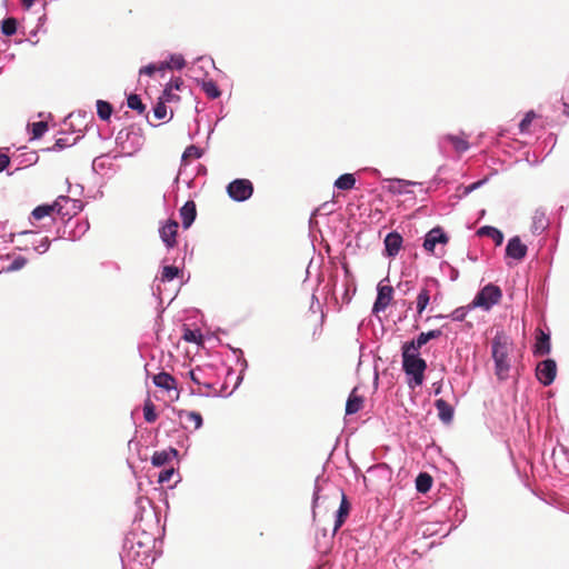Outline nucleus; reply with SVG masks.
I'll return each instance as SVG.
<instances>
[{
	"instance_id": "obj_27",
	"label": "nucleus",
	"mask_w": 569,
	"mask_h": 569,
	"mask_svg": "<svg viewBox=\"0 0 569 569\" xmlns=\"http://www.w3.org/2000/svg\"><path fill=\"white\" fill-rule=\"evenodd\" d=\"M201 89L210 99H217L221 96V91L213 80L202 81Z\"/></svg>"
},
{
	"instance_id": "obj_24",
	"label": "nucleus",
	"mask_w": 569,
	"mask_h": 569,
	"mask_svg": "<svg viewBox=\"0 0 569 569\" xmlns=\"http://www.w3.org/2000/svg\"><path fill=\"white\" fill-rule=\"evenodd\" d=\"M176 455H177L176 449L157 451L152 456V463L156 467L163 466L171 459L172 456H176Z\"/></svg>"
},
{
	"instance_id": "obj_15",
	"label": "nucleus",
	"mask_w": 569,
	"mask_h": 569,
	"mask_svg": "<svg viewBox=\"0 0 569 569\" xmlns=\"http://www.w3.org/2000/svg\"><path fill=\"white\" fill-rule=\"evenodd\" d=\"M153 383L168 392L170 391H177V382L176 379L167 373V372H160L152 376Z\"/></svg>"
},
{
	"instance_id": "obj_38",
	"label": "nucleus",
	"mask_w": 569,
	"mask_h": 569,
	"mask_svg": "<svg viewBox=\"0 0 569 569\" xmlns=\"http://www.w3.org/2000/svg\"><path fill=\"white\" fill-rule=\"evenodd\" d=\"M535 118H536V113L533 111L527 112L526 116L523 117V119L519 123L520 132H527Z\"/></svg>"
},
{
	"instance_id": "obj_21",
	"label": "nucleus",
	"mask_w": 569,
	"mask_h": 569,
	"mask_svg": "<svg viewBox=\"0 0 569 569\" xmlns=\"http://www.w3.org/2000/svg\"><path fill=\"white\" fill-rule=\"evenodd\" d=\"M477 234L480 237L491 238L496 246H500L503 242V234L500 230L491 226H485L478 229Z\"/></svg>"
},
{
	"instance_id": "obj_29",
	"label": "nucleus",
	"mask_w": 569,
	"mask_h": 569,
	"mask_svg": "<svg viewBox=\"0 0 569 569\" xmlns=\"http://www.w3.org/2000/svg\"><path fill=\"white\" fill-rule=\"evenodd\" d=\"M112 106L104 101V100H98L97 101V113L101 120H109L112 113Z\"/></svg>"
},
{
	"instance_id": "obj_11",
	"label": "nucleus",
	"mask_w": 569,
	"mask_h": 569,
	"mask_svg": "<svg viewBox=\"0 0 569 569\" xmlns=\"http://www.w3.org/2000/svg\"><path fill=\"white\" fill-rule=\"evenodd\" d=\"M506 254L509 258L522 260L527 254V246L516 236L508 241Z\"/></svg>"
},
{
	"instance_id": "obj_8",
	"label": "nucleus",
	"mask_w": 569,
	"mask_h": 569,
	"mask_svg": "<svg viewBox=\"0 0 569 569\" xmlns=\"http://www.w3.org/2000/svg\"><path fill=\"white\" fill-rule=\"evenodd\" d=\"M393 298V288L391 286H378V295L373 305V312L383 311L390 305Z\"/></svg>"
},
{
	"instance_id": "obj_40",
	"label": "nucleus",
	"mask_w": 569,
	"mask_h": 569,
	"mask_svg": "<svg viewBox=\"0 0 569 569\" xmlns=\"http://www.w3.org/2000/svg\"><path fill=\"white\" fill-rule=\"evenodd\" d=\"M173 471V468L162 470L158 476V481L160 483L168 482L171 479Z\"/></svg>"
},
{
	"instance_id": "obj_13",
	"label": "nucleus",
	"mask_w": 569,
	"mask_h": 569,
	"mask_svg": "<svg viewBox=\"0 0 569 569\" xmlns=\"http://www.w3.org/2000/svg\"><path fill=\"white\" fill-rule=\"evenodd\" d=\"M178 227V222L170 220L160 229V237L169 248H172L177 242Z\"/></svg>"
},
{
	"instance_id": "obj_39",
	"label": "nucleus",
	"mask_w": 569,
	"mask_h": 569,
	"mask_svg": "<svg viewBox=\"0 0 569 569\" xmlns=\"http://www.w3.org/2000/svg\"><path fill=\"white\" fill-rule=\"evenodd\" d=\"M27 264V259L24 257H17L11 264L8 267L9 271H17L22 269Z\"/></svg>"
},
{
	"instance_id": "obj_4",
	"label": "nucleus",
	"mask_w": 569,
	"mask_h": 569,
	"mask_svg": "<svg viewBox=\"0 0 569 569\" xmlns=\"http://www.w3.org/2000/svg\"><path fill=\"white\" fill-rule=\"evenodd\" d=\"M227 192L234 201H244L253 193V184L248 179H236L227 187Z\"/></svg>"
},
{
	"instance_id": "obj_18",
	"label": "nucleus",
	"mask_w": 569,
	"mask_h": 569,
	"mask_svg": "<svg viewBox=\"0 0 569 569\" xmlns=\"http://www.w3.org/2000/svg\"><path fill=\"white\" fill-rule=\"evenodd\" d=\"M363 398L357 393V389L355 388L346 403V415H355L362 409Z\"/></svg>"
},
{
	"instance_id": "obj_7",
	"label": "nucleus",
	"mask_w": 569,
	"mask_h": 569,
	"mask_svg": "<svg viewBox=\"0 0 569 569\" xmlns=\"http://www.w3.org/2000/svg\"><path fill=\"white\" fill-rule=\"evenodd\" d=\"M449 241V237L445 233L441 227L431 229L425 237L423 249L430 253H433L437 243L446 244Z\"/></svg>"
},
{
	"instance_id": "obj_31",
	"label": "nucleus",
	"mask_w": 569,
	"mask_h": 569,
	"mask_svg": "<svg viewBox=\"0 0 569 569\" xmlns=\"http://www.w3.org/2000/svg\"><path fill=\"white\" fill-rule=\"evenodd\" d=\"M182 339L187 342H193L197 345H201L203 342L201 332L199 330H192L190 328L183 329Z\"/></svg>"
},
{
	"instance_id": "obj_22",
	"label": "nucleus",
	"mask_w": 569,
	"mask_h": 569,
	"mask_svg": "<svg viewBox=\"0 0 569 569\" xmlns=\"http://www.w3.org/2000/svg\"><path fill=\"white\" fill-rule=\"evenodd\" d=\"M429 302H430V289L428 288V286H425L423 288H421L420 292L418 293L417 301H416L417 313L419 316H421L422 312L427 309Z\"/></svg>"
},
{
	"instance_id": "obj_28",
	"label": "nucleus",
	"mask_w": 569,
	"mask_h": 569,
	"mask_svg": "<svg viewBox=\"0 0 569 569\" xmlns=\"http://www.w3.org/2000/svg\"><path fill=\"white\" fill-rule=\"evenodd\" d=\"M446 140H448L453 146L457 152L461 153L469 149V142L459 136L449 134L446 137Z\"/></svg>"
},
{
	"instance_id": "obj_35",
	"label": "nucleus",
	"mask_w": 569,
	"mask_h": 569,
	"mask_svg": "<svg viewBox=\"0 0 569 569\" xmlns=\"http://www.w3.org/2000/svg\"><path fill=\"white\" fill-rule=\"evenodd\" d=\"M167 114V103L159 98L157 104L153 108V116L157 120H164Z\"/></svg>"
},
{
	"instance_id": "obj_10",
	"label": "nucleus",
	"mask_w": 569,
	"mask_h": 569,
	"mask_svg": "<svg viewBox=\"0 0 569 569\" xmlns=\"http://www.w3.org/2000/svg\"><path fill=\"white\" fill-rule=\"evenodd\" d=\"M61 201L68 202L69 198L63 196L59 197L52 204H43L33 209L31 214L36 220H40L47 216H50L54 211L60 213L62 210Z\"/></svg>"
},
{
	"instance_id": "obj_46",
	"label": "nucleus",
	"mask_w": 569,
	"mask_h": 569,
	"mask_svg": "<svg viewBox=\"0 0 569 569\" xmlns=\"http://www.w3.org/2000/svg\"><path fill=\"white\" fill-rule=\"evenodd\" d=\"M317 329H318V328H316V329H315V331H313V336H316V335H317ZM313 339H316V337H313Z\"/></svg>"
},
{
	"instance_id": "obj_1",
	"label": "nucleus",
	"mask_w": 569,
	"mask_h": 569,
	"mask_svg": "<svg viewBox=\"0 0 569 569\" xmlns=\"http://www.w3.org/2000/svg\"><path fill=\"white\" fill-rule=\"evenodd\" d=\"M512 342L503 332L498 331L491 341V356L495 361V371L499 379H505L510 369L509 352Z\"/></svg>"
},
{
	"instance_id": "obj_45",
	"label": "nucleus",
	"mask_w": 569,
	"mask_h": 569,
	"mask_svg": "<svg viewBox=\"0 0 569 569\" xmlns=\"http://www.w3.org/2000/svg\"><path fill=\"white\" fill-rule=\"evenodd\" d=\"M41 248H43L44 251L49 248V241L47 238L44 239L43 243L41 244Z\"/></svg>"
},
{
	"instance_id": "obj_37",
	"label": "nucleus",
	"mask_w": 569,
	"mask_h": 569,
	"mask_svg": "<svg viewBox=\"0 0 569 569\" xmlns=\"http://www.w3.org/2000/svg\"><path fill=\"white\" fill-rule=\"evenodd\" d=\"M128 107L137 110L139 113L142 112V99L139 94H130L128 97Z\"/></svg>"
},
{
	"instance_id": "obj_9",
	"label": "nucleus",
	"mask_w": 569,
	"mask_h": 569,
	"mask_svg": "<svg viewBox=\"0 0 569 569\" xmlns=\"http://www.w3.org/2000/svg\"><path fill=\"white\" fill-rule=\"evenodd\" d=\"M184 63L182 56H172L169 62H162L159 66L149 64L144 67V74L152 76L156 71H164L167 69H182Z\"/></svg>"
},
{
	"instance_id": "obj_19",
	"label": "nucleus",
	"mask_w": 569,
	"mask_h": 569,
	"mask_svg": "<svg viewBox=\"0 0 569 569\" xmlns=\"http://www.w3.org/2000/svg\"><path fill=\"white\" fill-rule=\"evenodd\" d=\"M435 406L438 410V416L440 420L445 423H448L453 418V408L443 399H438L435 402Z\"/></svg>"
},
{
	"instance_id": "obj_26",
	"label": "nucleus",
	"mask_w": 569,
	"mask_h": 569,
	"mask_svg": "<svg viewBox=\"0 0 569 569\" xmlns=\"http://www.w3.org/2000/svg\"><path fill=\"white\" fill-rule=\"evenodd\" d=\"M432 486V478L430 475L422 472L416 479V488L419 492L425 493L430 490Z\"/></svg>"
},
{
	"instance_id": "obj_41",
	"label": "nucleus",
	"mask_w": 569,
	"mask_h": 569,
	"mask_svg": "<svg viewBox=\"0 0 569 569\" xmlns=\"http://www.w3.org/2000/svg\"><path fill=\"white\" fill-rule=\"evenodd\" d=\"M69 146H71V143H69L68 139L59 138L56 140L52 150H62Z\"/></svg>"
},
{
	"instance_id": "obj_25",
	"label": "nucleus",
	"mask_w": 569,
	"mask_h": 569,
	"mask_svg": "<svg viewBox=\"0 0 569 569\" xmlns=\"http://www.w3.org/2000/svg\"><path fill=\"white\" fill-rule=\"evenodd\" d=\"M356 184V178L351 173H345L335 181V187L340 190H351Z\"/></svg>"
},
{
	"instance_id": "obj_3",
	"label": "nucleus",
	"mask_w": 569,
	"mask_h": 569,
	"mask_svg": "<svg viewBox=\"0 0 569 569\" xmlns=\"http://www.w3.org/2000/svg\"><path fill=\"white\" fill-rule=\"evenodd\" d=\"M502 298V291L498 286L489 283L485 286L475 297L473 307L489 310L492 306L499 303Z\"/></svg>"
},
{
	"instance_id": "obj_23",
	"label": "nucleus",
	"mask_w": 569,
	"mask_h": 569,
	"mask_svg": "<svg viewBox=\"0 0 569 569\" xmlns=\"http://www.w3.org/2000/svg\"><path fill=\"white\" fill-rule=\"evenodd\" d=\"M180 419H184L187 422L193 425V429L197 430L202 426V417L197 411L181 410L179 412Z\"/></svg>"
},
{
	"instance_id": "obj_6",
	"label": "nucleus",
	"mask_w": 569,
	"mask_h": 569,
	"mask_svg": "<svg viewBox=\"0 0 569 569\" xmlns=\"http://www.w3.org/2000/svg\"><path fill=\"white\" fill-rule=\"evenodd\" d=\"M537 379L543 386H550L557 376V363L552 359H546L538 363L536 368Z\"/></svg>"
},
{
	"instance_id": "obj_17",
	"label": "nucleus",
	"mask_w": 569,
	"mask_h": 569,
	"mask_svg": "<svg viewBox=\"0 0 569 569\" xmlns=\"http://www.w3.org/2000/svg\"><path fill=\"white\" fill-rule=\"evenodd\" d=\"M349 512H350V503L347 500V497L345 496V493H341V502H340L339 509L337 511L333 532H337L339 530V528L345 523L346 519L349 516Z\"/></svg>"
},
{
	"instance_id": "obj_16",
	"label": "nucleus",
	"mask_w": 569,
	"mask_h": 569,
	"mask_svg": "<svg viewBox=\"0 0 569 569\" xmlns=\"http://www.w3.org/2000/svg\"><path fill=\"white\" fill-rule=\"evenodd\" d=\"M402 244V237L397 232H390L385 239L386 252L389 257L398 254Z\"/></svg>"
},
{
	"instance_id": "obj_42",
	"label": "nucleus",
	"mask_w": 569,
	"mask_h": 569,
	"mask_svg": "<svg viewBox=\"0 0 569 569\" xmlns=\"http://www.w3.org/2000/svg\"><path fill=\"white\" fill-rule=\"evenodd\" d=\"M9 164L10 158L4 153H0V172L3 171Z\"/></svg>"
},
{
	"instance_id": "obj_14",
	"label": "nucleus",
	"mask_w": 569,
	"mask_h": 569,
	"mask_svg": "<svg viewBox=\"0 0 569 569\" xmlns=\"http://www.w3.org/2000/svg\"><path fill=\"white\" fill-rule=\"evenodd\" d=\"M197 217L196 203L192 200L187 201L180 209V218L184 229H188Z\"/></svg>"
},
{
	"instance_id": "obj_36",
	"label": "nucleus",
	"mask_w": 569,
	"mask_h": 569,
	"mask_svg": "<svg viewBox=\"0 0 569 569\" xmlns=\"http://www.w3.org/2000/svg\"><path fill=\"white\" fill-rule=\"evenodd\" d=\"M158 418L156 413L154 405L151 402L144 403V421L154 422Z\"/></svg>"
},
{
	"instance_id": "obj_43",
	"label": "nucleus",
	"mask_w": 569,
	"mask_h": 569,
	"mask_svg": "<svg viewBox=\"0 0 569 569\" xmlns=\"http://www.w3.org/2000/svg\"><path fill=\"white\" fill-rule=\"evenodd\" d=\"M34 1L36 0H21V3L23 8L28 10L33 6Z\"/></svg>"
},
{
	"instance_id": "obj_47",
	"label": "nucleus",
	"mask_w": 569,
	"mask_h": 569,
	"mask_svg": "<svg viewBox=\"0 0 569 569\" xmlns=\"http://www.w3.org/2000/svg\"><path fill=\"white\" fill-rule=\"evenodd\" d=\"M539 222H542V219H540V220H539ZM541 228H545V224H543V223H541Z\"/></svg>"
},
{
	"instance_id": "obj_12",
	"label": "nucleus",
	"mask_w": 569,
	"mask_h": 569,
	"mask_svg": "<svg viewBox=\"0 0 569 569\" xmlns=\"http://www.w3.org/2000/svg\"><path fill=\"white\" fill-rule=\"evenodd\" d=\"M442 335L441 330H430L428 332H421L417 339H413L411 341L405 342L403 346L409 347L411 349H415L419 351V349L425 346L428 341L432 339H437Z\"/></svg>"
},
{
	"instance_id": "obj_44",
	"label": "nucleus",
	"mask_w": 569,
	"mask_h": 569,
	"mask_svg": "<svg viewBox=\"0 0 569 569\" xmlns=\"http://www.w3.org/2000/svg\"><path fill=\"white\" fill-rule=\"evenodd\" d=\"M190 378H191V380H192L194 383L200 385V380H199V378H198V376L196 375V372H194V371H190Z\"/></svg>"
},
{
	"instance_id": "obj_32",
	"label": "nucleus",
	"mask_w": 569,
	"mask_h": 569,
	"mask_svg": "<svg viewBox=\"0 0 569 569\" xmlns=\"http://www.w3.org/2000/svg\"><path fill=\"white\" fill-rule=\"evenodd\" d=\"M17 20L14 18H7L1 23V31L6 36H12L17 32Z\"/></svg>"
},
{
	"instance_id": "obj_34",
	"label": "nucleus",
	"mask_w": 569,
	"mask_h": 569,
	"mask_svg": "<svg viewBox=\"0 0 569 569\" xmlns=\"http://www.w3.org/2000/svg\"><path fill=\"white\" fill-rule=\"evenodd\" d=\"M47 130H48V123L44 121H38V122H33L31 124V132H32L33 139L41 138Z\"/></svg>"
},
{
	"instance_id": "obj_33",
	"label": "nucleus",
	"mask_w": 569,
	"mask_h": 569,
	"mask_svg": "<svg viewBox=\"0 0 569 569\" xmlns=\"http://www.w3.org/2000/svg\"><path fill=\"white\" fill-rule=\"evenodd\" d=\"M179 273H180V270H179L178 267H176V266H164L162 268V271H161V280L162 281H171L176 277H178Z\"/></svg>"
},
{
	"instance_id": "obj_20",
	"label": "nucleus",
	"mask_w": 569,
	"mask_h": 569,
	"mask_svg": "<svg viewBox=\"0 0 569 569\" xmlns=\"http://www.w3.org/2000/svg\"><path fill=\"white\" fill-rule=\"evenodd\" d=\"M551 350L550 346V337L549 335L545 333L543 331H540V336L537 337L536 343H535V350L533 353L536 356H545L548 355Z\"/></svg>"
},
{
	"instance_id": "obj_2",
	"label": "nucleus",
	"mask_w": 569,
	"mask_h": 569,
	"mask_svg": "<svg viewBox=\"0 0 569 569\" xmlns=\"http://www.w3.org/2000/svg\"><path fill=\"white\" fill-rule=\"evenodd\" d=\"M402 368L406 375L412 377L415 387L422 385L427 362L425 359L420 358L419 351L402 346Z\"/></svg>"
},
{
	"instance_id": "obj_5",
	"label": "nucleus",
	"mask_w": 569,
	"mask_h": 569,
	"mask_svg": "<svg viewBox=\"0 0 569 569\" xmlns=\"http://www.w3.org/2000/svg\"><path fill=\"white\" fill-rule=\"evenodd\" d=\"M188 88L181 78L172 79L167 83L162 94L159 97L166 103L179 104L181 101V93L187 92Z\"/></svg>"
},
{
	"instance_id": "obj_30",
	"label": "nucleus",
	"mask_w": 569,
	"mask_h": 569,
	"mask_svg": "<svg viewBox=\"0 0 569 569\" xmlns=\"http://www.w3.org/2000/svg\"><path fill=\"white\" fill-rule=\"evenodd\" d=\"M202 156V151L194 144L188 146L182 153V162L188 163L192 159H199Z\"/></svg>"
}]
</instances>
